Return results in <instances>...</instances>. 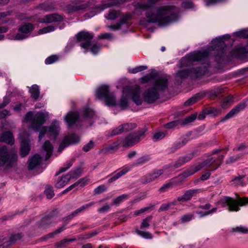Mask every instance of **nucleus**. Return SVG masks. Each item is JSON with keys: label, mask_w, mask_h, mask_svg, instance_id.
<instances>
[{"label": "nucleus", "mask_w": 248, "mask_h": 248, "mask_svg": "<svg viewBox=\"0 0 248 248\" xmlns=\"http://www.w3.org/2000/svg\"><path fill=\"white\" fill-rule=\"evenodd\" d=\"M60 127L54 124H52L49 126L43 127L39 133V139L41 140L45 134H46L49 138L56 140L59 134Z\"/></svg>", "instance_id": "obj_7"}, {"label": "nucleus", "mask_w": 248, "mask_h": 248, "mask_svg": "<svg viewBox=\"0 0 248 248\" xmlns=\"http://www.w3.org/2000/svg\"><path fill=\"white\" fill-rule=\"evenodd\" d=\"M123 132H124V130L122 125H121L119 126L118 127H117L116 128L112 131L111 135L113 136L119 134H121Z\"/></svg>", "instance_id": "obj_55"}, {"label": "nucleus", "mask_w": 248, "mask_h": 248, "mask_svg": "<svg viewBox=\"0 0 248 248\" xmlns=\"http://www.w3.org/2000/svg\"><path fill=\"white\" fill-rule=\"evenodd\" d=\"M74 176H70L66 175L62 177L61 179L56 184V187L60 188L64 186L72 178H75Z\"/></svg>", "instance_id": "obj_25"}, {"label": "nucleus", "mask_w": 248, "mask_h": 248, "mask_svg": "<svg viewBox=\"0 0 248 248\" xmlns=\"http://www.w3.org/2000/svg\"><path fill=\"white\" fill-rule=\"evenodd\" d=\"M93 146L94 142L93 140H91L83 147V150L86 152H88L90 149L93 148Z\"/></svg>", "instance_id": "obj_54"}, {"label": "nucleus", "mask_w": 248, "mask_h": 248, "mask_svg": "<svg viewBox=\"0 0 248 248\" xmlns=\"http://www.w3.org/2000/svg\"><path fill=\"white\" fill-rule=\"evenodd\" d=\"M230 37V35H226L222 37L217 38L212 42L211 50L216 51L214 59L219 65L225 63L227 61V56L225 49V45L223 39H229Z\"/></svg>", "instance_id": "obj_2"}, {"label": "nucleus", "mask_w": 248, "mask_h": 248, "mask_svg": "<svg viewBox=\"0 0 248 248\" xmlns=\"http://www.w3.org/2000/svg\"><path fill=\"white\" fill-rule=\"evenodd\" d=\"M233 103V97L232 95L230 94L224 99L221 103V107L225 109L230 106Z\"/></svg>", "instance_id": "obj_27"}, {"label": "nucleus", "mask_w": 248, "mask_h": 248, "mask_svg": "<svg viewBox=\"0 0 248 248\" xmlns=\"http://www.w3.org/2000/svg\"><path fill=\"white\" fill-rule=\"evenodd\" d=\"M144 133L136 134L135 133H131L128 134L124 139L121 140L123 143V147L127 148L132 146L138 143L140 140V136L143 135Z\"/></svg>", "instance_id": "obj_12"}, {"label": "nucleus", "mask_w": 248, "mask_h": 248, "mask_svg": "<svg viewBox=\"0 0 248 248\" xmlns=\"http://www.w3.org/2000/svg\"><path fill=\"white\" fill-rule=\"evenodd\" d=\"M208 55L209 52L207 50L191 53L180 60L179 67L189 66L192 64L193 62L204 60Z\"/></svg>", "instance_id": "obj_5"}, {"label": "nucleus", "mask_w": 248, "mask_h": 248, "mask_svg": "<svg viewBox=\"0 0 248 248\" xmlns=\"http://www.w3.org/2000/svg\"><path fill=\"white\" fill-rule=\"evenodd\" d=\"M120 13L119 11H117L114 10H110L106 18L108 20H114L119 16Z\"/></svg>", "instance_id": "obj_34"}, {"label": "nucleus", "mask_w": 248, "mask_h": 248, "mask_svg": "<svg viewBox=\"0 0 248 248\" xmlns=\"http://www.w3.org/2000/svg\"><path fill=\"white\" fill-rule=\"evenodd\" d=\"M100 48V46L97 44H94L93 46L91 48V51L94 53L96 54L99 49Z\"/></svg>", "instance_id": "obj_61"}, {"label": "nucleus", "mask_w": 248, "mask_h": 248, "mask_svg": "<svg viewBox=\"0 0 248 248\" xmlns=\"http://www.w3.org/2000/svg\"><path fill=\"white\" fill-rule=\"evenodd\" d=\"M43 158L42 156L37 154L30 157L28 161V168L29 170H32L38 168L42 164Z\"/></svg>", "instance_id": "obj_15"}, {"label": "nucleus", "mask_w": 248, "mask_h": 248, "mask_svg": "<svg viewBox=\"0 0 248 248\" xmlns=\"http://www.w3.org/2000/svg\"><path fill=\"white\" fill-rule=\"evenodd\" d=\"M46 23H50L54 22H60L63 20V17L58 14L54 13L46 16Z\"/></svg>", "instance_id": "obj_23"}, {"label": "nucleus", "mask_w": 248, "mask_h": 248, "mask_svg": "<svg viewBox=\"0 0 248 248\" xmlns=\"http://www.w3.org/2000/svg\"><path fill=\"white\" fill-rule=\"evenodd\" d=\"M114 144V145H109L106 148H104V149L101 150V152H103L105 154H107L108 153H112L114 152L117 151L119 148L120 144Z\"/></svg>", "instance_id": "obj_33"}, {"label": "nucleus", "mask_w": 248, "mask_h": 248, "mask_svg": "<svg viewBox=\"0 0 248 248\" xmlns=\"http://www.w3.org/2000/svg\"><path fill=\"white\" fill-rule=\"evenodd\" d=\"M0 140L10 145L13 144L15 141L13 134L10 131L4 132L1 136Z\"/></svg>", "instance_id": "obj_21"}, {"label": "nucleus", "mask_w": 248, "mask_h": 248, "mask_svg": "<svg viewBox=\"0 0 248 248\" xmlns=\"http://www.w3.org/2000/svg\"><path fill=\"white\" fill-rule=\"evenodd\" d=\"M148 23H158L159 26H165L178 18L175 7L170 6L161 7L155 14L152 9L146 12Z\"/></svg>", "instance_id": "obj_1"}, {"label": "nucleus", "mask_w": 248, "mask_h": 248, "mask_svg": "<svg viewBox=\"0 0 248 248\" xmlns=\"http://www.w3.org/2000/svg\"><path fill=\"white\" fill-rule=\"evenodd\" d=\"M202 112L206 113V115L212 114L213 115H216L217 113V111L216 109L210 107L203 109Z\"/></svg>", "instance_id": "obj_45"}, {"label": "nucleus", "mask_w": 248, "mask_h": 248, "mask_svg": "<svg viewBox=\"0 0 248 248\" xmlns=\"http://www.w3.org/2000/svg\"><path fill=\"white\" fill-rule=\"evenodd\" d=\"M124 132H128L133 130L136 127V124L134 123H127L122 125Z\"/></svg>", "instance_id": "obj_43"}, {"label": "nucleus", "mask_w": 248, "mask_h": 248, "mask_svg": "<svg viewBox=\"0 0 248 248\" xmlns=\"http://www.w3.org/2000/svg\"><path fill=\"white\" fill-rule=\"evenodd\" d=\"M152 218V216H149L144 219H143V222H142L140 228L143 229L144 228H147L150 226L149 223V221Z\"/></svg>", "instance_id": "obj_50"}, {"label": "nucleus", "mask_w": 248, "mask_h": 248, "mask_svg": "<svg viewBox=\"0 0 248 248\" xmlns=\"http://www.w3.org/2000/svg\"><path fill=\"white\" fill-rule=\"evenodd\" d=\"M206 69L204 66L192 69L178 71L176 74L175 80L177 82L182 83V80L187 78L190 74H195L196 77L199 78L205 73Z\"/></svg>", "instance_id": "obj_6"}, {"label": "nucleus", "mask_w": 248, "mask_h": 248, "mask_svg": "<svg viewBox=\"0 0 248 248\" xmlns=\"http://www.w3.org/2000/svg\"><path fill=\"white\" fill-rule=\"evenodd\" d=\"M79 118L78 113L77 112H69L65 117V120L69 126H71L78 120Z\"/></svg>", "instance_id": "obj_19"}, {"label": "nucleus", "mask_w": 248, "mask_h": 248, "mask_svg": "<svg viewBox=\"0 0 248 248\" xmlns=\"http://www.w3.org/2000/svg\"><path fill=\"white\" fill-rule=\"evenodd\" d=\"M197 117L196 114H193L185 118L184 120H180V124L182 125H185L194 121Z\"/></svg>", "instance_id": "obj_35"}, {"label": "nucleus", "mask_w": 248, "mask_h": 248, "mask_svg": "<svg viewBox=\"0 0 248 248\" xmlns=\"http://www.w3.org/2000/svg\"><path fill=\"white\" fill-rule=\"evenodd\" d=\"M165 134L163 132H157L154 134V139L156 140H158L160 139L163 138L165 137Z\"/></svg>", "instance_id": "obj_60"}, {"label": "nucleus", "mask_w": 248, "mask_h": 248, "mask_svg": "<svg viewBox=\"0 0 248 248\" xmlns=\"http://www.w3.org/2000/svg\"><path fill=\"white\" fill-rule=\"evenodd\" d=\"M28 35L23 33H17L15 37V39L16 40H22L28 37Z\"/></svg>", "instance_id": "obj_58"}, {"label": "nucleus", "mask_w": 248, "mask_h": 248, "mask_svg": "<svg viewBox=\"0 0 248 248\" xmlns=\"http://www.w3.org/2000/svg\"><path fill=\"white\" fill-rule=\"evenodd\" d=\"M203 95L199 93L196 94L195 96L189 98L184 104L185 106H189L196 103L198 100L202 98Z\"/></svg>", "instance_id": "obj_31"}, {"label": "nucleus", "mask_w": 248, "mask_h": 248, "mask_svg": "<svg viewBox=\"0 0 248 248\" xmlns=\"http://www.w3.org/2000/svg\"><path fill=\"white\" fill-rule=\"evenodd\" d=\"M173 182H169L161 187L160 188V191L161 192L165 191L167 189L171 187L173 185Z\"/></svg>", "instance_id": "obj_59"}, {"label": "nucleus", "mask_w": 248, "mask_h": 248, "mask_svg": "<svg viewBox=\"0 0 248 248\" xmlns=\"http://www.w3.org/2000/svg\"><path fill=\"white\" fill-rule=\"evenodd\" d=\"M168 79L166 77L161 76L157 78L153 87L157 92H162L168 89Z\"/></svg>", "instance_id": "obj_13"}, {"label": "nucleus", "mask_w": 248, "mask_h": 248, "mask_svg": "<svg viewBox=\"0 0 248 248\" xmlns=\"http://www.w3.org/2000/svg\"><path fill=\"white\" fill-rule=\"evenodd\" d=\"M203 167H204V166L203 165L202 163V162L197 166H195L194 168H192L185 171L184 173L185 177H187L190 175L194 174V173L199 171Z\"/></svg>", "instance_id": "obj_29"}, {"label": "nucleus", "mask_w": 248, "mask_h": 248, "mask_svg": "<svg viewBox=\"0 0 248 248\" xmlns=\"http://www.w3.org/2000/svg\"><path fill=\"white\" fill-rule=\"evenodd\" d=\"M125 91L131 96L132 100L136 105L141 104L142 100L140 97V89L138 85L127 87L125 89Z\"/></svg>", "instance_id": "obj_11"}, {"label": "nucleus", "mask_w": 248, "mask_h": 248, "mask_svg": "<svg viewBox=\"0 0 248 248\" xmlns=\"http://www.w3.org/2000/svg\"><path fill=\"white\" fill-rule=\"evenodd\" d=\"M55 30V27L52 25L48 26L46 27L43 28L42 29H40L38 31L39 34H42L45 33H47L51 31H53Z\"/></svg>", "instance_id": "obj_46"}, {"label": "nucleus", "mask_w": 248, "mask_h": 248, "mask_svg": "<svg viewBox=\"0 0 248 248\" xmlns=\"http://www.w3.org/2000/svg\"><path fill=\"white\" fill-rule=\"evenodd\" d=\"M132 18V15L130 13H126L125 15L122 16L119 23L121 25L126 24L129 20Z\"/></svg>", "instance_id": "obj_42"}, {"label": "nucleus", "mask_w": 248, "mask_h": 248, "mask_svg": "<svg viewBox=\"0 0 248 248\" xmlns=\"http://www.w3.org/2000/svg\"><path fill=\"white\" fill-rule=\"evenodd\" d=\"M88 7L87 3L71 5H69L67 6V10L69 12H74L76 11L83 10Z\"/></svg>", "instance_id": "obj_26"}, {"label": "nucleus", "mask_w": 248, "mask_h": 248, "mask_svg": "<svg viewBox=\"0 0 248 248\" xmlns=\"http://www.w3.org/2000/svg\"><path fill=\"white\" fill-rule=\"evenodd\" d=\"M65 229V225H63L61 227L59 228L57 230H55L54 232L50 233V236H54L55 235L61 232L62 231Z\"/></svg>", "instance_id": "obj_63"}, {"label": "nucleus", "mask_w": 248, "mask_h": 248, "mask_svg": "<svg viewBox=\"0 0 248 248\" xmlns=\"http://www.w3.org/2000/svg\"><path fill=\"white\" fill-rule=\"evenodd\" d=\"M232 231L233 232L237 231V232H242L243 233H246V232H248V229L244 228L242 227H237L236 228L233 229Z\"/></svg>", "instance_id": "obj_62"}, {"label": "nucleus", "mask_w": 248, "mask_h": 248, "mask_svg": "<svg viewBox=\"0 0 248 248\" xmlns=\"http://www.w3.org/2000/svg\"><path fill=\"white\" fill-rule=\"evenodd\" d=\"M225 202L228 206L230 211H237L239 209V206L248 203V198L244 197L239 199L238 201H236L232 198L227 197L225 198Z\"/></svg>", "instance_id": "obj_10"}, {"label": "nucleus", "mask_w": 248, "mask_h": 248, "mask_svg": "<svg viewBox=\"0 0 248 248\" xmlns=\"http://www.w3.org/2000/svg\"><path fill=\"white\" fill-rule=\"evenodd\" d=\"M17 159L15 151H8L6 146L0 148V167L5 165V169H10L16 165Z\"/></svg>", "instance_id": "obj_4"}, {"label": "nucleus", "mask_w": 248, "mask_h": 248, "mask_svg": "<svg viewBox=\"0 0 248 248\" xmlns=\"http://www.w3.org/2000/svg\"><path fill=\"white\" fill-rule=\"evenodd\" d=\"M120 106L122 109H124L128 107V97L123 95L120 99Z\"/></svg>", "instance_id": "obj_37"}, {"label": "nucleus", "mask_w": 248, "mask_h": 248, "mask_svg": "<svg viewBox=\"0 0 248 248\" xmlns=\"http://www.w3.org/2000/svg\"><path fill=\"white\" fill-rule=\"evenodd\" d=\"M79 140V136L75 133H72L65 136L60 144L58 152H61L65 148L68 146L69 145L77 143Z\"/></svg>", "instance_id": "obj_9"}, {"label": "nucleus", "mask_w": 248, "mask_h": 248, "mask_svg": "<svg viewBox=\"0 0 248 248\" xmlns=\"http://www.w3.org/2000/svg\"><path fill=\"white\" fill-rule=\"evenodd\" d=\"M106 188L104 185L100 186L94 189V193L95 194H100L104 192L106 190Z\"/></svg>", "instance_id": "obj_57"}, {"label": "nucleus", "mask_w": 248, "mask_h": 248, "mask_svg": "<svg viewBox=\"0 0 248 248\" xmlns=\"http://www.w3.org/2000/svg\"><path fill=\"white\" fill-rule=\"evenodd\" d=\"M127 197V195L123 194L120 196L118 197L116 199L113 201V204H119L123 200L126 199Z\"/></svg>", "instance_id": "obj_53"}, {"label": "nucleus", "mask_w": 248, "mask_h": 248, "mask_svg": "<svg viewBox=\"0 0 248 248\" xmlns=\"http://www.w3.org/2000/svg\"><path fill=\"white\" fill-rule=\"evenodd\" d=\"M50 219L46 215L43 217L38 223L39 227L49 225L51 223Z\"/></svg>", "instance_id": "obj_36"}, {"label": "nucleus", "mask_w": 248, "mask_h": 248, "mask_svg": "<svg viewBox=\"0 0 248 248\" xmlns=\"http://www.w3.org/2000/svg\"><path fill=\"white\" fill-rule=\"evenodd\" d=\"M197 192V190H191L186 191L182 197H179L178 201H186L190 199L193 195Z\"/></svg>", "instance_id": "obj_28"}, {"label": "nucleus", "mask_w": 248, "mask_h": 248, "mask_svg": "<svg viewBox=\"0 0 248 248\" xmlns=\"http://www.w3.org/2000/svg\"><path fill=\"white\" fill-rule=\"evenodd\" d=\"M159 94L153 88L145 91L143 94L144 100L148 103H153L159 98Z\"/></svg>", "instance_id": "obj_14"}, {"label": "nucleus", "mask_w": 248, "mask_h": 248, "mask_svg": "<svg viewBox=\"0 0 248 248\" xmlns=\"http://www.w3.org/2000/svg\"><path fill=\"white\" fill-rule=\"evenodd\" d=\"M77 40L78 42H81L80 46L82 48L88 49L91 45V40L93 35L87 31H81L76 35Z\"/></svg>", "instance_id": "obj_8"}, {"label": "nucleus", "mask_w": 248, "mask_h": 248, "mask_svg": "<svg viewBox=\"0 0 248 248\" xmlns=\"http://www.w3.org/2000/svg\"><path fill=\"white\" fill-rule=\"evenodd\" d=\"M22 237V235L21 233L11 234L9 238V242L12 244H14L17 240L21 239Z\"/></svg>", "instance_id": "obj_39"}, {"label": "nucleus", "mask_w": 248, "mask_h": 248, "mask_svg": "<svg viewBox=\"0 0 248 248\" xmlns=\"http://www.w3.org/2000/svg\"><path fill=\"white\" fill-rule=\"evenodd\" d=\"M58 59H59L58 56H57L56 55H52V56L48 57L46 60L45 62H46V64H51V63H52L54 62L58 61Z\"/></svg>", "instance_id": "obj_48"}, {"label": "nucleus", "mask_w": 248, "mask_h": 248, "mask_svg": "<svg viewBox=\"0 0 248 248\" xmlns=\"http://www.w3.org/2000/svg\"><path fill=\"white\" fill-rule=\"evenodd\" d=\"M121 24L118 22L115 25H111L109 26V28L113 30H119L121 28Z\"/></svg>", "instance_id": "obj_64"}, {"label": "nucleus", "mask_w": 248, "mask_h": 248, "mask_svg": "<svg viewBox=\"0 0 248 248\" xmlns=\"http://www.w3.org/2000/svg\"><path fill=\"white\" fill-rule=\"evenodd\" d=\"M180 121H172L171 122H170L164 125V127L165 128H172L174 127H175L176 125H177L178 123L180 124Z\"/></svg>", "instance_id": "obj_51"}, {"label": "nucleus", "mask_w": 248, "mask_h": 248, "mask_svg": "<svg viewBox=\"0 0 248 248\" xmlns=\"http://www.w3.org/2000/svg\"><path fill=\"white\" fill-rule=\"evenodd\" d=\"M136 232L140 235L142 236L143 237L146 239H151L152 238V234L148 232H145L142 231H140L138 229H136Z\"/></svg>", "instance_id": "obj_44"}, {"label": "nucleus", "mask_w": 248, "mask_h": 248, "mask_svg": "<svg viewBox=\"0 0 248 248\" xmlns=\"http://www.w3.org/2000/svg\"><path fill=\"white\" fill-rule=\"evenodd\" d=\"M34 29V25L32 23H28L20 26L18 28V31L26 34L33 31Z\"/></svg>", "instance_id": "obj_24"}, {"label": "nucleus", "mask_w": 248, "mask_h": 248, "mask_svg": "<svg viewBox=\"0 0 248 248\" xmlns=\"http://www.w3.org/2000/svg\"><path fill=\"white\" fill-rule=\"evenodd\" d=\"M31 150V148L28 141L26 140H23L21 143L20 149V155L22 157H25L29 154Z\"/></svg>", "instance_id": "obj_20"}, {"label": "nucleus", "mask_w": 248, "mask_h": 248, "mask_svg": "<svg viewBox=\"0 0 248 248\" xmlns=\"http://www.w3.org/2000/svg\"><path fill=\"white\" fill-rule=\"evenodd\" d=\"M182 5L185 9H189L193 7L194 4L192 1H184Z\"/></svg>", "instance_id": "obj_56"}, {"label": "nucleus", "mask_w": 248, "mask_h": 248, "mask_svg": "<svg viewBox=\"0 0 248 248\" xmlns=\"http://www.w3.org/2000/svg\"><path fill=\"white\" fill-rule=\"evenodd\" d=\"M48 118V113L42 111L34 113L33 111H30L25 116V122H30L31 127L35 132L39 131Z\"/></svg>", "instance_id": "obj_3"}, {"label": "nucleus", "mask_w": 248, "mask_h": 248, "mask_svg": "<svg viewBox=\"0 0 248 248\" xmlns=\"http://www.w3.org/2000/svg\"><path fill=\"white\" fill-rule=\"evenodd\" d=\"M246 107L245 103H242L237 105L232 108L223 118L222 121H225L230 118L232 117L234 115L238 113L241 110L243 109Z\"/></svg>", "instance_id": "obj_17"}, {"label": "nucleus", "mask_w": 248, "mask_h": 248, "mask_svg": "<svg viewBox=\"0 0 248 248\" xmlns=\"http://www.w3.org/2000/svg\"><path fill=\"white\" fill-rule=\"evenodd\" d=\"M94 115V111L90 108H86L84 110L83 116L85 118H92Z\"/></svg>", "instance_id": "obj_47"}, {"label": "nucleus", "mask_w": 248, "mask_h": 248, "mask_svg": "<svg viewBox=\"0 0 248 248\" xmlns=\"http://www.w3.org/2000/svg\"><path fill=\"white\" fill-rule=\"evenodd\" d=\"M234 34L239 38H248V30H242L234 33Z\"/></svg>", "instance_id": "obj_38"}, {"label": "nucleus", "mask_w": 248, "mask_h": 248, "mask_svg": "<svg viewBox=\"0 0 248 248\" xmlns=\"http://www.w3.org/2000/svg\"><path fill=\"white\" fill-rule=\"evenodd\" d=\"M30 93L31 94V97L36 100L39 96V87L37 85H33L30 89Z\"/></svg>", "instance_id": "obj_32"}, {"label": "nucleus", "mask_w": 248, "mask_h": 248, "mask_svg": "<svg viewBox=\"0 0 248 248\" xmlns=\"http://www.w3.org/2000/svg\"><path fill=\"white\" fill-rule=\"evenodd\" d=\"M42 148L46 152L44 160L45 161H47L52 155L53 147L49 140H46L44 143Z\"/></svg>", "instance_id": "obj_18"}, {"label": "nucleus", "mask_w": 248, "mask_h": 248, "mask_svg": "<svg viewBox=\"0 0 248 248\" xmlns=\"http://www.w3.org/2000/svg\"><path fill=\"white\" fill-rule=\"evenodd\" d=\"M106 104L108 106H115L116 104L115 98L112 93H109L105 98Z\"/></svg>", "instance_id": "obj_30"}, {"label": "nucleus", "mask_w": 248, "mask_h": 248, "mask_svg": "<svg viewBox=\"0 0 248 248\" xmlns=\"http://www.w3.org/2000/svg\"><path fill=\"white\" fill-rule=\"evenodd\" d=\"M232 54L238 59H243L246 58L248 56V45L232 50Z\"/></svg>", "instance_id": "obj_16"}, {"label": "nucleus", "mask_w": 248, "mask_h": 248, "mask_svg": "<svg viewBox=\"0 0 248 248\" xmlns=\"http://www.w3.org/2000/svg\"><path fill=\"white\" fill-rule=\"evenodd\" d=\"M45 193L46 194L47 198L48 199H51L54 195V191L53 190L52 187H48L45 191Z\"/></svg>", "instance_id": "obj_49"}, {"label": "nucleus", "mask_w": 248, "mask_h": 248, "mask_svg": "<svg viewBox=\"0 0 248 248\" xmlns=\"http://www.w3.org/2000/svg\"><path fill=\"white\" fill-rule=\"evenodd\" d=\"M187 140L184 139L182 141L176 140L174 142L173 147L174 149H177L183 146L186 142Z\"/></svg>", "instance_id": "obj_52"}, {"label": "nucleus", "mask_w": 248, "mask_h": 248, "mask_svg": "<svg viewBox=\"0 0 248 248\" xmlns=\"http://www.w3.org/2000/svg\"><path fill=\"white\" fill-rule=\"evenodd\" d=\"M157 73L155 72V71L151 72L149 75H147L146 76L143 77L142 78V82L143 83L148 82L149 81L151 80L152 78H154L157 76Z\"/></svg>", "instance_id": "obj_40"}, {"label": "nucleus", "mask_w": 248, "mask_h": 248, "mask_svg": "<svg viewBox=\"0 0 248 248\" xmlns=\"http://www.w3.org/2000/svg\"><path fill=\"white\" fill-rule=\"evenodd\" d=\"M96 95L99 99L105 98L109 93V88L106 85H102L96 90Z\"/></svg>", "instance_id": "obj_22"}, {"label": "nucleus", "mask_w": 248, "mask_h": 248, "mask_svg": "<svg viewBox=\"0 0 248 248\" xmlns=\"http://www.w3.org/2000/svg\"><path fill=\"white\" fill-rule=\"evenodd\" d=\"M75 240V239H64L59 242L55 244V246L59 248H61L65 247V244L69 242H72Z\"/></svg>", "instance_id": "obj_41"}]
</instances>
